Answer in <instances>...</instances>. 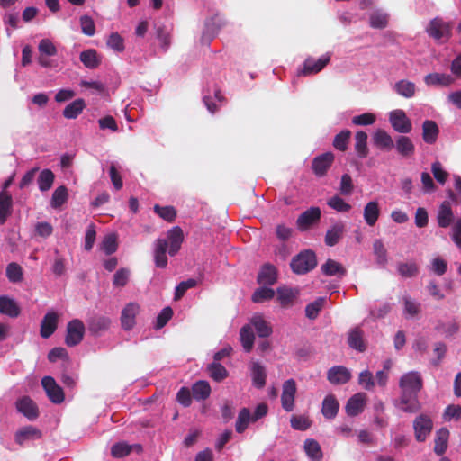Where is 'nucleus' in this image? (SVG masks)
I'll list each match as a JSON object with an SVG mask.
<instances>
[{"label":"nucleus","mask_w":461,"mask_h":461,"mask_svg":"<svg viewBox=\"0 0 461 461\" xmlns=\"http://www.w3.org/2000/svg\"><path fill=\"white\" fill-rule=\"evenodd\" d=\"M370 26L375 29H383L387 26L388 14L384 12L377 10L374 12L369 18Z\"/></svg>","instance_id":"nucleus-46"},{"label":"nucleus","mask_w":461,"mask_h":461,"mask_svg":"<svg viewBox=\"0 0 461 461\" xmlns=\"http://www.w3.org/2000/svg\"><path fill=\"white\" fill-rule=\"evenodd\" d=\"M0 313L16 318L21 313V308L14 299L5 295L0 296Z\"/></svg>","instance_id":"nucleus-20"},{"label":"nucleus","mask_w":461,"mask_h":461,"mask_svg":"<svg viewBox=\"0 0 461 461\" xmlns=\"http://www.w3.org/2000/svg\"><path fill=\"white\" fill-rule=\"evenodd\" d=\"M80 60L86 68L91 69L97 68L100 64L97 52L93 49L82 51L80 54Z\"/></svg>","instance_id":"nucleus-42"},{"label":"nucleus","mask_w":461,"mask_h":461,"mask_svg":"<svg viewBox=\"0 0 461 461\" xmlns=\"http://www.w3.org/2000/svg\"><path fill=\"white\" fill-rule=\"evenodd\" d=\"M12 198L5 192L0 194V223H4L10 213Z\"/></svg>","instance_id":"nucleus-50"},{"label":"nucleus","mask_w":461,"mask_h":461,"mask_svg":"<svg viewBox=\"0 0 461 461\" xmlns=\"http://www.w3.org/2000/svg\"><path fill=\"white\" fill-rule=\"evenodd\" d=\"M198 282L197 280L194 278H190L186 281L181 282L176 287L175 291V300H179L185 293L193 287H195L197 285Z\"/></svg>","instance_id":"nucleus-63"},{"label":"nucleus","mask_w":461,"mask_h":461,"mask_svg":"<svg viewBox=\"0 0 461 461\" xmlns=\"http://www.w3.org/2000/svg\"><path fill=\"white\" fill-rule=\"evenodd\" d=\"M249 325L254 327L258 335L261 338H267L272 333L271 326L266 321L263 315L261 314L258 313L253 315L249 321Z\"/></svg>","instance_id":"nucleus-22"},{"label":"nucleus","mask_w":461,"mask_h":461,"mask_svg":"<svg viewBox=\"0 0 461 461\" xmlns=\"http://www.w3.org/2000/svg\"><path fill=\"white\" fill-rule=\"evenodd\" d=\"M438 224L441 228L448 227L454 221V214L449 201H444L438 211Z\"/></svg>","instance_id":"nucleus-19"},{"label":"nucleus","mask_w":461,"mask_h":461,"mask_svg":"<svg viewBox=\"0 0 461 461\" xmlns=\"http://www.w3.org/2000/svg\"><path fill=\"white\" fill-rule=\"evenodd\" d=\"M389 122L393 130L399 133H409L412 129L411 122L405 112L402 109H395L389 113Z\"/></svg>","instance_id":"nucleus-4"},{"label":"nucleus","mask_w":461,"mask_h":461,"mask_svg":"<svg viewBox=\"0 0 461 461\" xmlns=\"http://www.w3.org/2000/svg\"><path fill=\"white\" fill-rule=\"evenodd\" d=\"M84 108V100L77 99L65 107L63 111V115L67 119H75L83 112Z\"/></svg>","instance_id":"nucleus-41"},{"label":"nucleus","mask_w":461,"mask_h":461,"mask_svg":"<svg viewBox=\"0 0 461 461\" xmlns=\"http://www.w3.org/2000/svg\"><path fill=\"white\" fill-rule=\"evenodd\" d=\"M16 408L30 420H35L39 415L35 402L27 396H23L16 402Z\"/></svg>","instance_id":"nucleus-13"},{"label":"nucleus","mask_w":461,"mask_h":461,"mask_svg":"<svg viewBox=\"0 0 461 461\" xmlns=\"http://www.w3.org/2000/svg\"><path fill=\"white\" fill-rule=\"evenodd\" d=\"M374 254L376 263L381 267H385L388 262L387 250L382 240L376 239L373 243Z\"/></svg>","instance_id":"nucleus-40"},{"label":"nucleus","mask_w":461,"mask_h":461,"mask_svg":"<svg viewBox=\"0 0 461 461\" xmlns=\"http://www.w3.org/2000/svg\"><path fill=\"white\" fill-rule=\"evenodd\" d=\"M339 408V404L335 396L329 394L322 402L321 413L326 419L331 420L337 416Z\"/></svg>","instance_id":"nucleus-24"},{"label":"nucleus","mask_w":461,"mask_h":461,"mask_svg":"<svg viewBox=\"0 0 461 461\" xmlns=\"http://www.w3.org/2000/svg\"><path fill=\"white\" fill-rule=\"evenodd\" d=\"M433 423L426 414H420L413 421V429L417 441L423 442L431 433Z\"/></svg>","instance_id":"nucleus-5"},{"label":"nucleus","mask_w":461,"mask_h":461,"mask_svg":"<svg viewBox=\"0 0 461 461\" xmlns=\"http://www.w3.org/2000/svg\"><path fill=\"white\" fill-rule=\"evenodd\" d=\"M428 34L438 41H446L451 36V24L441 18H434L426 28Z\"/></svg>","instance_id":"nucleus-3"},{"label":"nucleus","mask_w":461,"mask_h":461,"mask_svg":"<svg viewBox=\"0 0 461 461\" xmlns=\"http://www.w3.org/2000/svg\"><path fill=\"white\" fill-rule=\"evenodd\" d=\"M59 315L54 312H49L41 323V336L44 339L50 337L57 329Z\"/></svg>","instance_id":"nucleus-16"},{"label":"nucleus","mask_w":461,"mask_h":461,"mask_svg":"<svg viewBox=\"0 0 461 461\" xmlns=\"http://www.w3.org/2000/svg\"><path fill=\"white\" fill-rule=\"evenodd\" d=\"M367 134L363 131H358L355 134V150L361 158L368 155Z\"/></svg>","instance_id":"nucleus-37"},{"label":"nucleus","mask_w":461,"mask_h":461,"mask_svg":"<svg viewBox=\"0 0 461 461\" xmlns=\"http://www.w3.org/2000/svg\"><path fill=\"white\" fill-rule=\"evenodd\" d=\"M401 394L394 405L397 409L407 413H415L421 409L418 393L423 387V379L417 371L403 374L399 380Z\"/></svg>","instance_id":"nucleus-1"},{"label":"nucleus","mask_w":461,"mask_h":461,"mask_svg":"<svg viewBox=\"0 0 461 461\" xmlns=\"http://www.w3.org/2000/svg\"><path fill=\"white\" fill-rule=\"evenodd\" d=\"M274 295L275 291L272 288L263 286L254 292L252 301L259 303L272 299Z\"/></svg>","instance_id":"nucleus-52"},{"label":"nucleus","mask_w":461,"mask_h":461,"mask_svg":"<svg viewBox=\"0 0 461 461\" xmlns=\"http://www.w3.org/2000/svg\"><path fill=\"white\" fill-rule=\"evenodd\" d=\"M54 182V174L50 169L42 170L38 177L39 189L41 192L48 191Z\"/></svg>","instance_id":"nucleus-47"},{"label":"nucleus","mask_w":461,"mask_h":461,"mask_svg":"<svg viewBox=\"0 0 461 461\" xmlns=\"http://www.w3.org/2000/svg\"><path fill=\"white\" fill-rule=\"evenodd\" d=\"M41 384L49 397L54 403H60L64 401V393L62 388L56 383L51 376H44Z\"/></svg>","instance_id":"nucleus-10"},{"label":"nucleus","mask_w":461,"mask_h":461,"mask_svg":"<svg viewBox=\"0 0 461 461\" xmlns=\"http://www.w3.org/2000/svg\"><path fill=\"white\" fill-rule=\"evenodd\" d=\"M41 436V431L32 426H26L16 431L14 439L19 445L32 439L40 438Z\"/></svg>","instance_id":"nucleus-23"},{"label":"nucleus","mask_w":461,"mask_h":461,"mask_svg":"<svg viewBox=\"0 0 461 461\" xmlns=\"http://www.w3.org/2000/svg\"><path fill=\"white\" fill-rule=\"evenodd\" d=\"M327 203L339 212H347L351 210V205L338 195L331 197Z\"/></svg>","instance_id":"nucleus-55"},{"label":"nucleus","mask_w":461,"mask_h":461,"mask_svg":"<svg viewBox=\"0 0 461 461\" xmlns=\"http://www.w3.org/2000/svg\"><path fill=\"white\" fill-rule=\"evenodd\" d=\"M81 31L87 36H93L95 33V25L94 20L88 15L80 17Z\"/></svg>","instance_id":"nucleus-62"},{"label":"nucleus","mask_w":461,"mask_h":461,"mask_svg":"<svg viewBox=\"0 0 461 461\" xmlns=\"http://www.w3.org/2000/svg\"><path fill=\"white\" fill-rule=\"evenodd\" d=\"M297 388L294 380H286L282 386L281 403L285 411L290 412L294 408V398Z\"/></svg>","instance_id":"nucleus-8"},{"label":"nucleus","mask_w":461,"mask_h":461,"mask_svg":"<svg viewBox=\"0 0 461 461\" xmlns=\"http://www.w3.org/2000/svg\"><path fill=\"white\" fill-rule=\"evenodd\" d=\"M431 171L435 179L441 185H444L448 177V173L443 168L440 162L436 161L431 165Z\"/></svg>","instance_id":"nucleus-59"},{"label":"nucleus","mask_w":461,"mask_h":461,"mask_svg":"<svg viewBox=\"0 0 461 461\" xmlns=\"http://www.w3.org/2000/svg\"><path fill=\"white\" fill-rule=\"evenodd\" d=\"M316 264L315 254L312 251L306 250L292 259L291 267L296 274H305L313 269Z\"/></svg>","instance_id":"nucleus-2"},{"label":"nucleus","mask_w":461,"mask_h":461,"mask_svg":"<svg viewBox=\"0 0 461 461\" xmlns=\"http://www.w3.org/2000/svg\"><path fill=\"white\" fill-rule=\"evenodd\" d=\"M366 404V394L358 393L354 394L347 402L346 412L348 416H357L361 413Z\"/></svg>","instance_id":"nucleus-17"},{"label":"nucleus","mask_w":461,"mask_h":461,"mask_svg":"<svg viewBox=\"0 0 461 461\" xmlns=\"http://www.w3.org/2000/svg\"><path fill=\"white\" fill-rule=\"evenodd\" d=\"M333 160L334 155L331 152H327L316 157L312 161L313 172L319 176H324Z\"/></svg>","instance_id":"nucleus-15"},{"label":"nucleus","mask_w":461,"mask_h":461,"mask_svg":"<svg viewBox=\"0 0 461 461\" xmlns=\"http://www.w3.org/2000/svg\"><path fill=\"white\" fill-rule=\"evenodd\" d=\"M85 334L84 323L77 320H72L68 323L65 342L68 346L73 347L79 344Z\"/></svg>","instance_id":"nucleus-6"},{"label":"nucleus","mask_w":461,"mask_h":461,"mask_svg":"<svg viewBox=\"0 0 461 461\" xmlns=\"http://www.w3.org/2000/svg\"><path fill=\"white\" fill-rule=\"evenodd\" d=\"M277 274L274 266L266 264L262 267L258 276V282L262 285H271L276 281Z\"/></svg>","instance_id":"nucleus-25"},{"label":"nucleus","mask_w":461,"mask_h":461,"mask_svg":"<svg viewBox=\"0 0 461 461\" xmlns=\"http://www.w3.org/2000/svg\"><path fill=\"white\" fill-rule=\"evenodd\" d=\"M322 273L328 276L342 277L346 275L345 267L333 259H328L321 267Z\"/></svg>","instance_id":"nucleus-27"},{"label":"nucleus","mask_w":461,"mask_h":461,"mask_svg":"<svg viewBox=\"0 0 461 461\" xmlns=\"http://www.w3.org/2000/svg\"><path fill=\"white\" fill-rule=\"evenodd\" d=\"M140 311V306L135 302H131L124 306L121 313V324L123 330H131L133 329Z\"/></svg>","instance_id":"nucleus-7"},{"label":"nucleus","mask_w":461,"mask_h":461,"mask_svg":"<svg viewBox=\"0 0 461 461\" xmlns=\"http://www.w3.org/2000/svg\"><path fill=\"white\" fill-rule=\"evenodd\" d=\"M325 302H326V298L320 297L317 300H315L314 302L309 303L305 309L306 316L309 319H315L318 316L319 312L324 306Z\"/></svg>","instance_id":"nucleus-54"},{"label":"nucleus","mask_w":461,"mask_h":461,"mask_svg":"<svg viewBox=\"0 0 461 461\" xmlns=\"http://www.w3.org/2000/svg\"><path fill=\"white\" fill-rule=\"evenodd\" d=\"M167 249L170 256H175L180 249L184 240L183 230L179 227L170 229L167 233Z\"/></svg>","instance_id":"nucleus-11"},{"label":"nucleus","mask_w":461,"mask_h":461,"mask_svg":"<svg viewBox=\"0 0 461 461\" xmlns=\"http://www.w3.org/2000/svg\"><path fill=\"white\" fill-rule=\"evenodd\" d=\"M130 277V270L127 268H120L113 276V284L114 286L122 287L126 285Z\"/></svg>","instance_id":"nucleus-64"},{"label":"nucleus","mask_w":461,"mask_h":461,"mask_svg":"<svg viewBox=\"0 0 461 461\" xmlns=\"http://www.w3.org/2000/svg\"><path fill=\"white\" fill-rule=\"evenodd\" d=\"M449 431L445 428H441L436 432L434 451L440 456L445 453L447 447Z\"/></svg>","instance_id":"nucleus-33"},{"label":"nucleus","mask_w":461,"mask_h":461,"mask_svg":"<svg viewBox=\"0 0 461 461\" xmlns=\"http://www.w3.org/2000/svg\"><path fill=\"white\" fill-rule=\"evenodd\" d=\"M402 302L404 305V314L407 317L412 318L416 316L420 310V304L414 299H412L409 295H404L402 297Z\"/></svg>","instance_id":"nucleus-45"},{"label":"nucleus","mask_w":461,"mask_h":461,"mask_svg":"<svg viewBox=\"0 0 461 461\" xmlns=\"http://www.w3.org/2000/svg\"><path fill=\"white\" fill-rule=\"evenodd\" d=\"M207 369L210 376L216 382H221L228 376L226 368L217 362L210 364Z\"/></svg>","instance_id":"nucleus-49"},{"label":"nucleus","mask_w":461,"mask_h":461,"mask_svg":"<svg viewBox=\"0 0 461 461\" xmlns=\"http://www.w3.org/2000/svg\"><path fill=\"white\" fill-rule=\"evenodd\" d=\"M298 294L294 288L282 286L277 289V300L282 307H288Z\"/></svg>","instance_id":"nucleus-34"},{"label":"nucleus","mask_w":461,"mask_h":461,"mask_svg":"<svg viewBox=\"0 0 461 461\" xmlns=\"http://www.w3.org/2000/svg\"><path fill=\"white\" fill-rule=\"evenodd\" d=\"M240 338L242 347L246 352H250L255 340V335L250 325H245L240 329Z\"/></svg>","instance_id":"nucleus-38"},{"label":"nucleus","mask_w":461,"mask_h":461,"mask_svg":"<svg viewBox=\"0 0 461 461\" xmlns=\"http://www.w3.org/2000/svg\"><path fill=\"white\" fill-rule=\"evenodd\" d=\"M330 56L324 54L317 60L308 58L303 63V68L297 71L298 76H308L320 72L329 62Z\"/></svg>","instance_id":"nucleus-9"},{"label":"nucleus","mask_w":461,"mask_h":461,"mask_svg":"<svg viewBox=\"0 0 461 461\" xmlns=\"http://www.w3.org/2000/svg\"><path fill=\"white\" fill-rule=\"evenodd\" d=\"M376 116L372 113H365L352 118V123L357 126H367L375 123Z\"/></svg>","instance_id":"nucleus-61"},{"label":"nucleus","mask_w":461,"mask_h":461,"mask_svg":"<svg viewBox=\"0 0 461 461\" xmlns=\"http://www.w3.org/2000/svg\"><path fill=\"white\" fill-rule=\"evenodd\" d=\"M291 426L297 430H306L311 426V421L304 415H294L291 418Z\"/></svg>","instance_id":"nucleus-60"},{"label":"nucleus","mask_w":461,"mask_h":461,"mask_svg":"<svg viewBox=\"0 0 461 461\" xmlns=\"http://www.w3.org/2000/svg\"><path fill=\"white\" fill-rule=\"evenodd\" d=\"M374 144L384 150H390L394 147L392 137L384 130L378 129L373 134Z\"/></svg>","instance_id":"nucleus-26"},{"label":"nucleus","mask_w":461,"mask_h":461,"mask_svg":"<svg viewBox=\"0 0 461 461\" xmlns=\"http://www.w3.org/2000/svg\"><path fill=\"white\" fill-rule=\"evenodd\" d=\"M321 218V210L318 207H311L303 212L297 219V226L301 230H307L312 224Z\"/></svg>","instance_id":"nucleus-14"},{"label":"nucleus","mask_w":461,"mask_h":461,"mask_svg":"<svg viewBox=\"0 0 461 461\" xmlns=\"http://www.w3.org/2000/svg\"><path fill=\"white\" fill-rule=\"evenodd\" d=\"M249 368L253 384L258 388L263 387L266 384L267 376L265 367L258 362L253 361L250 363Z\"/></svg>","instance_id":"nucleus-28"},{"label":"nucleus","mask_w":461,"mask_h":461,"mask_svg":"<svg viewBox=\"0 0 461 461\" xmlns=\"http://www.w3.org/2000/svg\"><path fill=\"white\" fill-rule=\"evenodd\" d=\"M38 50L41 56H55L57 54L56 46L49 39L40 41Z\"/></svg>","instance_id":"nucleus-56"},{"label":"nucleus","mask_w":461,"mask_h":461,"mask_svg":"<svg viewBox=\"0 0 461 461\" xmlns=\"http://www.w3.org/2000/svg\"><path fill=\"white\" fill-rule=\"evenodd\" d=\"M397 271L402 277L410 278L417 276L419 267L414 261L399 262L397 264Z\"/></svg>","instance_id":"nucleus-43"},{"label":"nucleus","mask_w":461,"mask_h":461,"mask_svg":"<svg viewBox=\"0 0 461 461\" xmlns=\"http://www.w3.org/2000/svg\"><path fill=\"white\" fill-rule=\"evenodd\" d=\"M395 148L397 152L405 158L411 156L414 153L415 147L413 142L409 137L399 136L396 140Z\"/></svg>","instance_id":"nucleus-32"},{"label":"nucleus","mask_w":461,"mask_h":461,"mask_svg":"<svg viewBox=\"0 0 461 461\" xmlns=\"http://www.w3.org/2000/svg\"><path fill=\"white\" fill-rule=\"evenodd\" d=\"M193 395L196 400H204L209 397L211 387L206 381H198L193 385Z\"/></svg>","instance_id":"nucleus-44"},{"label":"nucleus","mask_w":461,"mask_h":461,"mask_svg":"<svg viewBox=\"0 0 461 461\" xmlns=\"http://www.w3.org/2000/svg\"><path fill=\"white\" fill-rule=\"evenodd\" d=\"M304 451L312 461H320L322 458V451L320 444L312 438L304 441Z\"/></svg>","instance_id":"nucleus-36"},{"label":"nucleus","mask_w":461,"mask_h":461,"mask_svg":"<svg viewBox=\"0 0 461 461\" xmlns=\"http://www.w3.org/2000/svg\"><path fill=\"white\" fill-rule=\"evenodd\" d=\"M251 418L252 417L249 409H241L236 421V431L242 433L247 429L249 423L252 421Z\"/></svg>","instance_id":"nucleus-51"},{"label":"nucleus","mask_w":461,"mask_h":461,"mask_svg":"<svg viewBox=\"0 0 461 461\" xmlns=\"http://www.w3.org/2000/svg\"><path fill=\"white\" fill-rule=\"evenodd\" d=\"M348 342L352 348L357 351L363 352L366 349V345L363 340V333L357 328L349 331Z\"/></svg>","instance_id":"nucleus-39"},{"label":"nucleus","mask_w":461,"mask_h":461,"mask_svg":"<svg viewBox=\"0 0 461 461\" xmlns=\"http://www.w3.org/2000/svg\"><path fill=\"white\" fill-rule=\"evenodd\" d=\"M380 210L378 203L371 201L364 208V219L367 225L374 226L378 220Z\"/></svg>","instance_id":"nucleus-35"},{"label":"nucleus","mask_w":461,"mask_h":461,"mask_svg":"<svg viewBox=\"0 0 461 461\" xmlns=\"http://www.w3.org/2000/svg\"><path fill=\"white\" fill-rule=\"evenodd\" d=\"M167 250V241L165 239H158L154 246V261L158 267L164 268L167 265V258L166 252Z\"/></svg>","instance_id":"nucleus-18"},{"label":"nucleus","mask_w":461,"mask_h":461,"mask_svg":"<svg viewBox=\"0 0 461 461\" xmlns=\"http://www.w3.org/2000/svg\"><path fill=\"white\" fill-rule=\"evenodd\" d=\"M358 384L365 390H373L375 387L373 374L369 370L362 371L358 376Z\"/></svg>","instance_id":"nucleus-57"},{"label":"nucleus","mask_w":461,"mask_h":461,"mask_svg":"<svg viewBox=\"0 0 461 461\" xmlns=\"http://www.w3.org/2000/svg\"><path fill=\"white\" fill-rule=\"evenodd\" d=\"M393 90L401 96L411 98L416 93V85L409 80L402 79L394 84Z\"/></svg>","instance_id":"nucleus-29"},{"label":"nucleus","mask_w":461,"mask_h":461,"mask_svg":"<svg viewBox=\"0 0 461 461\" xmlns=\"http://www.w3.org/2000/svg\"><path fill=\"white\" fill-rule=\"evenodd\" d=\"M438 128L434 121L426 120L422 124V138L426 143L432 144L437 140Z\"/></svg>","instance_id":"nucleus-31"},{"label":"nucleus","mask_w":461,"mask_h":461,"mask_svg":"<svg viewBox=\"0 0 461 461\" xmlns=\"http://www.w3.org/2000/svg\"><path fill=\"white\" fill-rule=\"evenodd\" d=\"M344 231L345 226L343 223L339 222L332 225L326 232L325 243L330 247L336 245L342 238Z\"/></svg>","instance_id":"nucleus-30"},{"label":"nucleus","mask_w":461,"mask_h":461,"mask_svg":"<svg viewBox=\"0 0 461 461\" xmlns=\"http://www.w3.org/2000/svg\"><path fill=\"white\" fill-rule=\"evenodd\" d=\"M68 200V190L65 186L61 185L55 189L50 200L52 208H59Z\"/></svg>","instance_id":"nucleus-48"},{"label":"nucleus","mask_w":461,"mask_h":461,"mask_svg":"<svg viewBox=\"0 0 461 461\" xmlns=\"http://www.w3.org/2000/svg\"><path fill=\"white\" fill-rule=\"evenodd\" d=\"M452 76L445 73H430L424 77V82L428 86H448L454 83Z\"/></svg>","instance_id":"nucleus-21"},{"label":"nucleus","mask_w":461,"mask_h":461,"mask_svg":"<svg viewBox=\"0 0 461 461\" xmlns=\"http://www.w3.org/2000/svg\"><path fill=\"white\" fill-rule=\"evenodd\" d=\"M327 379L333 384H343L351 379V373L343 366H336L329 369Z\"/></svg>","instance_id":"nucleus-12"},{"label":"nucleus","mask_w":461,"mask_h":461,"mask_svg":"<svg viewBox=\"0 0 461 461\" xmlns=\"http://www.w3.org/2000/svg\"><path fill=\"white\" fill-rule=\"evenodd\" d=\"M351 132L348 130H344L337 134L333 140V146L335 149L345 151L348 149V143L350 139Z\"/></svg>","instance_id":"nucleus-53"},{"label":"nucleus","mask_w":461,"mask_h":461,"mask_svg":"<svg viewBox=\"0 0 461 461\" xmlns=\"http://www.w3.org/2000/svg\"><path fill=\"white\" fill-rule=\"evenodd\" d=\"M6 276L11 282L21 281L23 278L22 267L16 263H10L6 267Z\"/></svg>","instance_id":"nucleus-58"}]
</instances>
